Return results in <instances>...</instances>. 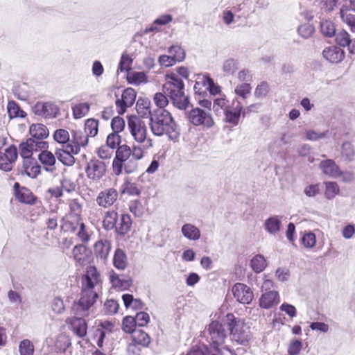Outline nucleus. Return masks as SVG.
<instances>
[{
	"label": "nucleus",
	"mask_w": 355,
	"mask_h": 355,
	"mask_svg": "<svg viewBox=\"0 0 355 355\" xmlns=\"http://www.w3.org/2000/svg\"><path fill=\"white\" fill-rule=\"evenodd\" d=\"M101 287L100 274L94 266H89L82 279L80 298L71 307L73 314L89 316L94 311V304L98 298V291Z\"/></svg>",
	"instance_id": "f257e3e1"
},
{
	"label": "nucleus",
	"mask_w": 355,
	"mask_h": 355,
	"mask_svg": "<svg viewBox=\"0 0 355 355\" xmlns=\"http://www.w3.org/2000/svg\"><path fill=\"white\" fill-rule=\"evenodd\" d=\"M212 108L216 115H224L225 121L233 126L238 125L243 111V106L239 101L234 99L230 102L225 95L214 98Z\"/></svg>",
	"instance_id": "f03ea898"
},
{
	"label": "nucleus",
	"mask_w": 355,
	"mask_h": 355,
	"mask_svg": "<svg viewBox=\"0 0 355 355\" xmlns=\"http://www.w3.org/2000/svg\"><path fill=\"white\" fill-rule=\"evenodd\" d=\"M184 83L173 73L166 75V83L163 85V90L166 94L174 105L179 109H185L189 103L188 98L184 94Z\"/></svg>",
	"instance_id": "7ed1b4c3"
},
{
	"label": "nucleus",
	"mask_w": 355,
	"mask_h": 355,
	"mask_svg": "<svg viewBox=\"0 0 355 355\" xmlns=\"http://www.w3.org/2000/svg\"><path fill=\"white\" fill-rule=\"evenodd\" d=\"M226 320L232 341L238 345H247L251 338L250 327L243 320L236 319L231 313L226 315Z\"/></svg>",
	"instance_id": "20e7f679"
},
{
	"label": "nucleus",
	"mask_w": 355,
	"mask_h": 355,
	"mask_svg": "<svg viewBox=\"0 0 355 355\" xmlns=\"http://www.w3.org/2000/svg\"><path fill=\"white\" fill-rule=\"evenodd\" d=\"M171 113L164 109H156L150 118V126L152 132L156 136L164 134V130L171 120Z\"/></svg>",
	"instance_id": "39448f33"
},
{
	"label": "nucleus",
	"mask_w": 355,
	"mask_h": 355,
	"mask_svg": "<svg viewBox=\"0 0 355 355\" xmlns=\"http://www.w3.org/2000/svg\"><path fill=\"white\" fill-rule=\"evenodd\" d=\"M128 128L135 141L139 144H143L147 141V128L140 118L132 115L128 119Z\"/></svg>",
	"instance_id": "423d86ee"
},
{
	"label": "nucleus",
	"mask_w": 355,
	"mask_h": 355,
	"mask_svg": "<svg viewBox=\"0 0 355 355\" xmlns=\"http://www.w3.org/2000/svg\"><path fill=\"white\" fill-rule=\"evenodd\" d=\"M188 120L195 126L211 128L214 125L211 114L199 107H195L190 110L188 114Z\"/></svg>",
	"instance_id": "0eeeda50"
},
{
	"label": "nucleus",
	"mask_w": 355,
	"mask_h": 355,
	"mask_svg": "<svg viewBox=\"0 0 355 355\" xmlns=\"http://www.w3.org/2000/svg\"><path fill=\"white\" fill-rule=\"evenodd\" d=\"M19 154L24 160L33 159V152H40V150L48 148L49 144L44 141H36L30 138L19 145Z\"/></svg>",
	"instance_id": "6e6552de"
},
{
	"label": "nucleus",
	"mask_w": 355,
	"mask_h": 355,
	"mask_svg": "<svg viewBox=\"0 0 355 355\" xmlns=\"http://www.w3.org/2000/svg\"><path fill=\"white\" fill-rule=\"evenodd\" d=\"M212 346L220 353L218 347L225 343L227 337L225 330L222 324L217 321H213L208 327Z\"/></svg>",
	"instance_id": "1a4fd4ad"
},
{
	"label": "nucleus",
	"mask_w": 355,
	"mask_h": 355,
	"mask_svg": "<svg viewBox=\"0 0 355 355\" xmlns=\"http://www.w3.org/2000/svg\"><path fill=\"white\" fill-rule=\"evenodd\" d=\"M107 165L99 159H91L87 165L85 172L87 177L93 181L100 180L106 173Z\"/></svg>",
	"instance_id": "9d476101"
},
{
	"label": "nucleus",
	"mask_w": 355,
	"mask_h": 355,
	"mask_svg": "<svg viewBox=\"0 0 355 355\" xmlns=\"http://www.w3.org/2000/svg\"><path fill=\"white\" fill-rule=\"evenodd\" d=\"M232 293L236 300L241 304H249L254 298L252 289L243 283H236L232 288Z\"/></svg>",
	"instance_id": "9b49d317"
},
{
	"label": "nucleus",
	"mask_w": 355,
	"mask_h": 355,
	"mask_svg": "<svg viewBox=\"0 0 355 355\" xmlns=\"http://www.w3.org/2000/svg\"><path fill=\"white\" fill-rule=\"evenodd\" d=\"M136 96L137 93L134 89H125L122 93L121 98L116 99L115 103L118 113L123 114L128 107H131L135 101Z\"/></svg>",
	"instance_id": "f8f14e48"
},
{
	"label": "nucleus",
	"mask_w": 355,
	"mask_h": 355,
	"mask_svg": "<svg viewBox=\"0 0 355 355\" xmlns=\"http://www.w3.org/2000/svg\"><path fill=\"white\" fill-rule=\"evenodd\" d=\"M87 316L77 315L67 318L66 323L70 325L71 331L79 338H84L87 335V324L84 319Z\"/></svg>",
	"instance_id": "ddd939ff"
},
{
	"label": "nucleus",
	"mask_w": 355,
	"mask_h": 355,
	"mask_svg": "<svg viewBox=\"0 0 355 355\" xmlns=\"http://www.w3.org/2000/svg\"><path fill=\"white\" fill-rule=\"evenodd\" d=\"M17 155V148L12 146L7 148L4 152L0 151V169L4 171H11Z\"/></svg>",
	"instance_id": "4468645a"
},
{
	"label": "nucleus",
	"mask_w": 355,
	"mask_h": 355,
	"mask_svg": "<svg viewBox=\"0 0 355 355\" xmlns=\"http://www.w3.org/2000/svg\"><path fill=\"white\" fill-rule=\"evenodd\" d=\"M119 193L114 188L105 189L98 194L96 201L98 206L107 208L117 200Z\"/></svg>",
	"instance_id": "2eb2a0df"
},
{
	"label": "nucleus",
	"mask_w": 355,
	"mask_h": 355,
	"mask_svg": "<svg viewBox=\"0 0 355 355\" xmlns=\"http://www.w3.org/2000/svg\"><path fill=\"white\" fill-rule=\"evenodd\" d=\"M33 110L37 115L51 119L55 118L59 112L58 107L49 102H37L35 105Z\"/></svg>",
	"instance_id": "dca6fc26"
},
{
	"label": "nucleus",
	"mask_w": 355,
	"mask_h": 355,
	"mask_svg": "<svg viewBox=\"0 0 355 355\" xmlns=\"http://www.w3.org/2000/svg\"><path fill=\"white\" fill-rule=\"evenodd\" d=\"M72 138L68 144V148L71 149L73 153H79L81 147H85L88 143V136L81 131H73Z\"/></svg>",
	"instance_id": "f3484780"
},
{
	"label": "nucleus",
	"mask_w": 355,
	"mask_h": 355,
	"mask_svg": "<svg viewBox=\"0 0 355 355\" xmlns=\"http://www.w3.org/2000/svg\"><path fill=\"white\" fill-rule=\"evenodd\" d=\"M109 279L112 287L121 291L128 289L132 283L130 277L125 275H119L114 270L109 272Z\"/></svg>",
	"instance_id": "a211bd4d"
},
{
	"label": "nucleus",
	"mask_w": 355,
	"mask_h": 355,
	"mask_svg": "<svg viewBox=\"0 0 355 355\" xmlns=\"http://www.w3.org/2000/svg\"><path fill=\"white\" fill-rule=\"evenodd\" d=\"M47 149L40 150L41 153L38 155V159L46 171L53 173L55 170L56 159L55 156Z\"/></svg>",
	"instance_id": "6ab92c4d"
},
{
	"label": "nucleus",
	"mask_w": 355,
	"mask_h": 355,
	"mask_svg": "<svg viewBox=\"0 0 355 355\" xmlns=\"http://www.w3.org/2000/svg\"><path fill=\"white\" fill-rule=\"evenodd\" d=\"M324 58L331 63L340 62L345 58V52L340 47L332 46L323 50Z\"/></svg>",
	"instance_id": "aec40b11"
},
{
	"label": "nucleus",
	"mask_w": 355,
	"mask_h": 355,
	"mask_svg": "<svg viewBox=\"0 0 355 355\" xmlns=\"http://www.w3.org/2000/svg\"><path fill=\"white\" fill-rule=\"evenodd\" d=\"M259 301L261 308L268 309L279 304V295L277 291L262 293Z\"/></svg>",
	"instance_id": "412c9836"
},
{
	"label": "nucleus",
	"mask_w": 355,
	"mask_h": 355,
	"mask_svg": "<svg viewBox=\"0 0 355 355\" xmlns=\"http://www.w3.org/2000/svg\"><path fill=\"white\" fill-rule=\"evenodd\" d=\"M78 153L71 152V149L68 148V144L63 146L62 148H57L55 150V155L58 160L66 166H72L75 162L73 155Z\"/></svg>",
	"instance_id": "4be33fe9"
},
{
	"label": "nucleus",
	"mask_w": 355,
	"mask_h": 355,
	"mask_svg": "<svg viewBox=\"0 0 355 355\" xmlns=\"http://www.w3.org/2000/svg\"><path fill=\"white\" fill-rule=\"evenodd\" d=\"M320 168L322 173L333 178H338L340 175V170L333 159H325L320 163Z\"/></svg>",
	"instance_id": "5701e85b"
},
{
	"label": "nucleus",
	"mask_w": 355,
	"mask_h": 355,
	"mask_svg": "<svg viewBox=\"0 0 355 355\" xmlns=\"http://www.w3.org/2000/svg\"><path fill=\"white\" fill-rule=\"evenodd\" d=\"M153 147L152 139H148L147 141L143 144H133L130 147L132 158L135 160H140L145 156L146 152L148 149Z\"/></svg>",
	"instance_id": "b1692460"
},
{
	"label": "nucleus",
	"mask_w": 355,
	"mask_h": 355,
	"mask_svg": "<svg viewBox=\"0 0 355 355\" xmlns=\"http://www.w3.org/2000/svg\"><path fill=\"white\" fill-rule=\"evenodd\" d=\"M15 196L20 202L28 205H34L37 200V198L31 191L26 187H21L17 190Z\"/></svg>",
	"instance_id": "393cba45"
},
{
	"label": "nucleus",
	"mask_w": 355,
	"mask_h": 355,
	"mask_svg": "<svg viewBox=\"0 0 355 355\" xmlns=\"http://www.w3.org/2000/svg\"><path fill=\"white\" fill-rule=\"evenodd\" d=\"M282 216H272L265 220V230L270 234L275 235L282 227Z\"/></svg>",
	"instance_id": "a878e982"
},
{
	"label": "nucleus",
	"mask_w": 355,
	"mask_h": 355,
	"mask_svg": "<svg viewBox=\"0 0 355 355\" xmlns=\"http://www.w3.org/2000/svg\"><path fill=\"white\" fill-rule=\"evenodd\" d=\"M32 139L36 141H43L44 139L49 136V130L47 128L41 123H35L31 125L29 129Z\"/></svg>",
	"instance_id": "bb28decb"
},
{
	"label": "nucleus",
	"mask_w": 355,
	"mask_h": 355,
	"mask_svg": "<svg viewBox=\"0 0 355 355\" xmlns=\"http://www.w3.org/2000/svg\"><path fill=\"white\" fill-rule=\"evenodd\" d=\"M23 168L28 176L34 178L40 173L41 166L34 159H27L23 162Z\"/></svg>",
	"instance_id": "cd10ccee"
},
{
	"label": "nucleus",
	"mask_w": 355,
	"mask_h": 355,
	"mask_svg": "<svg viewBox=\"0 0 355 355\" xmlns=\"http://www.w3.org/2000/svg\"><path fill=\"white\" fill-rule=\"evenodd\" d=\"M183 236L189 240L197 241L200 238V231L198 227L191 223H186L181 230Z\"/></svg>",
	"instance_id": "c85d7f7f"
},
{
	"label": "nucleus",
	"mask_w": 355,
	"mask_h": 355,
	"mask_svg": "<svg viewBox=\"0 0 355 355\" xmlns=\"http://www.w3.org/2000/svg\"><path fill=\"white\" fill-rule=\"evenodd\" d=\"M110 249L111 244L106 240L98 241L94 245V253L98 257L103 259H105L107 257Z\"/></svg>",
	"instance_id": "c756f323"
},
{
	"label": "nucleus",
	"mask_w": 355,
	"mask_h": 355,
	"mask_svg": "<svg viewBox=\"0 0 355 355\" xmlns=\"http://www.w3.org/2000/svg\"><path fill=\"white\" fill-rule=\"evenodd\" d=\"M131 224L130 216L128 214H122L114 228L119 234L124 235L130 230Z\"/></svg>",
	"instance_id": "7c9ffc66"
},
{
	"label": "nucleus",
	"mask_w": 355,
	"mask_h": 355,
	"mask_svg": "<svg viewBox=\"0 0 355 355\" xmlns=\"http://www.w3.org/2000/svg\"><path fill=\"white\" fill-rule=\"evenodd\" d=\"M13 94L19 100L26 101L30 97V87L26 83L17 85L13 88Z\"/></svg>",
	"instance_id": "2f4dec72"
},
{
	"label": "nucleus",
	"mask_w": 355,
	"mask_h": 355,
	"mask_svg": "<svg viewBox=\"0 0 355 355\" xmlns=\"http://www.w3.org/2000/svg\"><path fill=\"white\" fill-rule=\"evenodd\" d=\"M200 80H202L203 86L206 87V89L209 90L211 95H221L220 87L215 84L213 79H211L210 77L207 75H202V76L200 78Z\"/></svg>",
	"instance_id": "473e14b6"
},
{
	"label": "nucleus",
	"mask_w": 355,
	"mask_h": 355,
	"mask_svg": "<svg viewBox=\"0 0 355 355\" xmlns=\"http://www.w3.org/2000/svg\"><path fill=\"white\" fill-rule=\"evenodd\" d=\"M164 134L167 135L171 140L173 141H178L180 135V129L173 119L166 127V129L164 130Z\"/></svg>",
	"instance_id": "72a5a7b5"
},
{
	"label": "nucleus",
	"mask_w": 355,
	"mask_h": 355,
	"mask_svg": "<svg viewBox=\"0 0 355 355\" xmlns=\"http://www.w3.org/2000/svg\"><path fill=\"white\" fill-rule=\"evenodd\" d=\"M113 264L119 270H124L127 266V257L121 249H117L115 251Z\"/></svg>",
	"instance_id": "f704fd0d"
},
{
	"label": "nucleus",
	"mask_w": 355,
	"mask_h": 355,
	"mask_svg": "<svg viewBox=\"0 0 355 355\" xmlns=\"http://www.w3.org/2000/svg\"><path fill=\"white\" fill-rule=\"evenodd\" d=\"M150 102L144 100H138L136 104V109L138 114L142 118H148L151 115Z\"/></svg>",
	"instance_id": "c9c22d12"
},
{
	"label": "nucleus",
	"mask_w": 355,
	"mask_h": 355,
	"mask_svg": "<svg viewBox=\"0 0 355 355\" xmlns=\"http://www.w3.org/2000/svg\"><path fill=\"white\" fill-rule=\"evenodd\" d=\"M250 266L255 272L259 273L267 266L266 260L263 255L257 254L251 259Z\"/></svg>",
	"instance_id": "e433bc0d"
},
{
	"label": "nucleus",
	"mask_w": 355,
	"mask_h": 355,
	"mask_svg": "<svg viewBox=\"0 0 355 355\" xmlns=\"http://www.w3.org/2000/svg\"><path fill=\"white\" fill-rule=\"evenodd\" d=\"M122 300L127 309L139 310L142 308V302L139 299H135L130 294L123 295Z\"/></svg>",
	"instance_id": "4c0bfd02"
},
{
	"label": "nucleus",
	"mask_w": 355,
	"mask_h": 355,
	"mask_svg": "<svg viewBox=\"0 0 355 355\" xmlns=\"http://www.w3.org/2000/svg\"><path fill=\"white\" fill-rule=\"evenodd\" d=\"M127 80L130 84L139 85L142 83H146L147 76L144 72H130L127 75Z\"/></svg>",
	"instance_id": "58836bf2"
},
{
	"label": "nucleus",
	"mask_w": 355,
	"mask_h": 355,
	"mask_svg": "<svg viewBox=\"0 0 355 355\" xmlns=\"http://www.w3.org/2000/svg\"><path fill=\"white\" fill-rule=\"evenodd\" d=\"M90 109V105L88 103H80L74 105L72 107L73 115L75 119H81L86 116Z\"/></svg>",
	"instance_id": "ea45409f"
},
{
	"label": "nucleus",
	"mask_w": 355,
	"mask_h": 355,
	"mask_svg": "<svg viewBox=\"0 0 355 355\" xmlns=\"http://www.w3.org/2000/svg\"><path fill=\"white\" fill-rule=\"evenodd\" d=\"M141 191V187L135 182L126 180L123 184V193L131 196H139Z\"/></svg>",
	"instance_id": "a19ab883"
},
{
	"label": "nucleus",
	"mask_w": 355,
	"mask_h": 355,
	"mask_svg": "<svg viewBox=\"0 0 355 355\" xmlns=\"http://www.w3.org/2000/svg\"><path fill=\"white\" fill-rule=\"evenodd\" d=\"M132 340L136 344L146 347L150 343V339L148 334L142 330L135 331L132 335Z\"/></svg>",
	"instance_id": "79ce46f5"
},
{
	"label": "nucleus",
	"mask_w": 355,
	"mask_h": 355,
	"mask_svg": "<svg viewBox=\"0 0 355 355\" xmlns=\"http://www.w3.org/2000/svg\"><path fill=\"white\" fill-rule=\"evenodd\" d=\"M71 345V340L66 334H60L55 340V347L57 352H64Z\"/></svg>",
	"instance_id": "37998d69"
},
{
	"label": "nucleus",
	"mask_w": 355,
	"mask_h": 355,
	"mask_svg": "<svg viewBox=\"0 0 355 355\" xmlns=\"http://www.w3.org/2000/svg\"><path fill=\"white\" fill-rule=\"evenodd\" d=\"M324 196L326 198L331 200L340 193V188L335 182H325Z\"/></svg>",
	"instance_id": "c03bdc74"
},
{
	"label": "nucleus",
	"mask_w": 355,
	"mask_h": 355,
	"mask_svg": "<svg viewBox=\"0 0 355 355\" xmlns=\"http://www.w3.org/2000/svg\"><path fill=\"white\" fill-rule=\"evenodd\" d=\"M168 53L177 60L178 62H182L186 57L184 49L180 45L175 44L169 47Z\"/></svg>",
	"instance_id": "a18cd8bd"
},
{
	"label": "nucleus",
	"mask_w": 355,
	"mask_h": 355,
	"mask_svg": "<svg viewBox=\"0 0 355 355\" xmlns=\"http://www.w3.org/2000/svg\"><path fill=\"white\" fill-rule=\"evenodd\" d=\"M118 214L114 211H108L105 213L103 225L107 230H112L116 226Z\"/></svg>",
	"instance_id": "49530a36"
},
{
	"label": "nucleus",
	"mask_w": 355,
	"mask_h": 355,
	"mask_svg": "<svg viewBox=\"0 0 355 355\" xmlns=\"http://www.w3.org/2000/svg\"><path fill=\"white\" fill-rule=\"evenodd\" d=\"M35 347L28 339H24L19 343V352L20 355H33Z\"/></svg>",
	"instance_id": "de8ad7c7"
},
{
	"label": "nucleus",
	"mask_w": 355,
	"mask_h": 355,
	"mask_svg": "<svg viewBox=\"0 0 355 355\" xmlns=\"http://www.w3.org/2000/svg\"><path fill=\"white\" fill-rule=\"evenodd\" d=\"M53 138L55 141L66 146L70 143V135L67 130L64 129H58L54 132Z\"/></svg>",
	"instance_id": "09e8293b"
},
{
	"label": "nucleus",
	"mask_w": 355,
	"mask_h": 355,
	"mask_svg": "<svg viewBox=\"0 0 355 355\" xmlns=\"http://www.w3.org/2000/svg\"><path fill=\"white\" fill-rule=\"evenodd\" d=\"M98 122L94 119H89L85 121V131L89 137H95L98 130Z\"/></svg>",
	"instance_id": "8fccbe9b"
},
{
	"label": "nucleus",
	"mask_w": 355,
	"mask_h": 355,
	"mask_svg": "<svg viewBox=\"0 0 355 355\" xmlns=\"http://www.w3.org/2000/svg\"><path fill=\"white\" fill-rule=\"evenodd\" d=\"M60 187L64 191L71 193L75 191L76 184L69 175H64L60 180Z\"/></svg>",
	"instance_id": "3c124183"
},
{
	"label": "nucleus",
	"mask_w": 355,
	"mask_h": 355,
	"mask_svg": "<svg viewBox=\"0 0 355 355\" xmlns=\"http://www.w3.org/2000/svg\"><path fill=\"white\" fill-rule=\"evenodd\" d=\"M131 155V150L130 147L126 144H123L119 146L116 151V157L115 158L125 162L127 161Z\"/></svg>",
	"instance_id": "603ef678"
},
{
	"label": "nucleus",
	"mask_w": 355,
	"mask_h": 355,
	"mask_svg": "<svg viewBox=\"0 0 355 355\" xmlns=\"http://www.w3.org/2000/svg\"><path fill=\"white\" fill-rule=\"evenodd\" d=\"M320 31L324 35L331 37L335 35L336 28L332 21L324 20L320 22Z\"/></svg>",
	"instance_id": "864d4df0"
},
{
	"label": "nucleus",
	"mask_w": 355,
	"mask_h": 355,
	"mask_svg": "<svg viewBox=\"0 0 355 355\" xmlns=\"http://www.w3.org/2000/svg\"><path fill=\"white\" fill-rule=\"evenodd\" d=\"M86 252L87 249L85 245H78L73 248L72 254L74 259L77 262L82 263L85 259Z\"/></svg>",
	"instance_id": "5fc2aeb1"
},
{
	"label": "nucleus",
	"mask_w": 355,
	"mask_h": 355,
	"mask_svg": "<svg viewBox=\"0 0 355 355\" xmlns=\"http://www.w3.org/2000/svg\"><path fill=\"white\" fill-rule=\"evenodd\" d=\"M340 17L343 21L350 28L351 31L355 33V15L340 10Z\"/></svg>",
	"instance_id": "6e6d98bb"
},
{
	"label": "nucleus",
	"mask_w": 355,
	"mask_h": 355,
	"mask_svg": "<svg viewBox=\"0 0 355 355\" xmlns=\"http://www.w3.org/2000/svg\"><path fill=\"white\" fill-rule=\"evenodd\" d=\"M252 87L250 83H243L241 84L238 85L234 89V93L239 96L242 97L243 98H246L247 96L250 94Z\"/></svg>",
	"instance_id": "4d7b16f0"
},
{
	"label": "nucleus",
	"mask_w": 355,
	"mask_h": 355,
	"mask_svg": "<svg viewBox=\"0 0 355 355\" xmlns=\"http://www.w3.org/2000/svg\"><path fill=\"white\" fill-rule=\"evenodd\" d=\"M137 325L135 318L132 316H126L123 320V330L126 333L133 334L137 331L135 328Z\"/></svg>",
	"instance_id": "13d9d810"
},
{
	"label": "nucleus",
	"mask_w": 355,
	"mask_h": 355,
	"mask_svg": "<svg viewBox=\"0 0 355 355\" xmlns=\"http://www.w3.org/2000/svg\"><path fill=\"white\" fill-rule=\"evenodd\" d=\"M132 59L126 53L121 55L117 71H128L131 69Z\"/></svg>",
	"instance_id": "bf43d9fd"
},
{
	"label": "nucleus",
	"mask_w": 355,
	"mask_h": 355,
	"mask_svg": "<svg viewBox=\"0 0 355 355\" xmlns=\"http://www.w3.org/2000/svg\"><path fill=\"white\" fill-rule=\"evenodd\" d=\"M336 42L341 46H347L351 42L350 35L346 31H340L336 34Z\"/></svg>",
	"instance_id": "052dcab7"
},
{
	"label": "nucleus",
	"mask_w": 355,
	"mask_h": 355,
	"mask_svg": "<svg viewBox=\"0 0 355 355\" xmlns=\"http://www.w3.org/2000/svg\"><path fill=\"white\" fill-rule=\"evenodd\" d=\"M301 240L302 245L306 248H313L316 243V236L311 232L305 233Z\"/></svg>",
	"instance_id": "680f3d73"
},
{
	"label": "nucleus",
	"mask_w": 355,
	"mask_h": 355,
	"mask_svg": "<svg viewBox=\"0 0 355 355\" xmlns=\"http://www.w3.org/2000/svg\"><path fill=\"white\" fill-rule=\"evenodd\" d=\"M237 62L232 59L229 58L226 60L223 64V70L226 74L233 73L237 69Z\"/></svg>",
	"instance_id": "e2e57ef3"
},
{
	"label": "nucleus",
	"mask_w": 355,
	"mask_h": 355,
	"mask_svg": "<svg viewBox=\"0 0 355 355\" xmlns=\"http://www.w3.org/2000/svg\"><path fill=\"white\" fill-rule=\"evenodd\" d=\"M69 206L70 209V214L73 215L76 219L78 220L82 212L81 205L77 200L73 199L69 201Z\"/></svg>",
	"instance_id": "0e129e2a"
},
{
	"label": "nucleus",
	"mask_w": 355,
	"mask_h": 355,
	"mask_svg": "<svg viewBox=\"0 0 355 355\" xmlns=\"http://www.w3.org/2000/svg\"><path fill=\"white\" fill-rule=\"evenodd\" d=\"M121 142V136L118 133H111L107 137L106 146H108L111 149H114Z\"/></svg>",
	"instance_id": "69168bd1"
},
{
	"label": "nucleus",
	"mask_w": 355,
	"mask_h": 355,
	"mask_svg": "<svg viewBox=\"0 0 355 355\" xmlns=\"http://www.w3.org/2000/svg\"><path fill=\"white\" fill-rule=\"evenodd\" d=\"M153 101L159 107L158 109H163L168 103V100L166 96L161 92H157L154 95Z\"/></svg>",
	"instance_id": "338daca9"
},
{
	"label": "nucleus",
	"mask_w": 355,
	"mask_h": 355,
	"mask_svg": "<svg viewBox=\"0 0 355 355\" xmlns=\"http://www.w3.org/2000/svg\"><path fill=\"white\" fill-rule=\"evenodd\" d=\"M268 92H269L268 84L266 82H262L257 86L254 94L257 98H261L266 96Z\"/></svg>",
	"instance_id": "774afa93"
}]
</instances>
